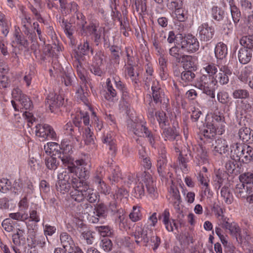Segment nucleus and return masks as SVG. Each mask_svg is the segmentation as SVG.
Listing matches in <instances>:
<instances>
[{"mask_svg": "<svg viewBox=\"0 0 253 253\" xmlns=\"http://www.w3.org/2000/svg\"><path fill=\"white\" fill-rule=\"evenodd\" d=\"M59 158L63 164L71 172H75L76 177H72L73 189L70 193L72 200L80 203L85 199L89 203L95 202L98 197L92 188H89L84 179L88 178L89 172L86 168L87 164L84 159H74L69 155L63 154Z\"/></svg>", "mask_w": 253, "mask_h": 253, "instance_id": "f257e3e1", "label": "nucleus"}, {"mask_svg": "<svg viewBox=\"0 0 253 253\" xmlns=\"http://www.w3.org/2000/svg\"><path fill=\"white\" fill-rule=\"evenodd\" d=\"M230 157L235 161L248 163L253 160V148L245 144H233L231 146Z\"/></svg>", "mask_w": 253, "mask_h": 253, "instance_id": "f03ea898", "label": "nucleus"}, {"mask_svg": "<svg viewBox=\"0 0 253 253\" xmlns=\"http://www.w3.org/2000/svg\"><path fill=\"white\" fill-rule=\"evenodd\" d=\"M84 206L85 209L82 212L88 214V218L92 223H97L100 219H104L107 215L106 208L103 204H99L94 208L88 204H85Z\"/></svg>", "mask_w": 253, "mask_h": 253, "instance_id": "7ed1b4c3", "label": "nucleus"}, {"mask_svg": "<svg viewBox=\"0 0 253 253\" xmlns=\"http://www.w3.org/2000/svg\"><path fill=\"white\" fill-rule=\"evenodd\" d=\"M153 234L152 228L138 223L136 225L135 231L133 232L135 242L137 244L143 243L144 246H147L149 243V236Z\"/></svg>", "mask_w": 253, "mask_h": 253, "instance_id": "20e7f679", "label": "nucleus"}, {"mask_svg": "<svg viewBox=\"0 0 253 253\" xmlns=\"http://www.w3.org/2000/svg\"><path fill=\"white\" fill-rule=\"evenodd\" d=\"M180 44L182 50L189 53L196 52L200 47L199 42L197 39L192 35H188L183 37Z\"/></svg>", "mask_w": 253, "mask_h": 253, "instance_id": "39448f33", "label": "nucleus"}, {"mask_svg": "<svg viewBox=\"0 0 253 253\" xmlns=\"http://www.w3.org/2000/svg\"><path fill=\"white\" fill-rule=\"evenodd\" d=\"M213 84L211 80L207 75H203L197 79L195 86L201 90L203 93L207 94L211 98H214V93L211 88V85Z\"/></svg>", "mask_w": 253, "mask_h": 253, "instance_id": "423d86ee", "label": "nucleus"}, {"mask_svg": "<svg viewBox=\"0 0 253 253\" xmlns=\"http://www.w3.org/2000/svg\"><path fill=\"white\" fill-rule=\"evenodd\" d=\"M36 135L42 138L43 141L48 138L55 139L56 134L54 129L49 125L45 124H38L35 126Z\"/></svg>", "mask_w": 253, "mask_h": 253, "instance_id": "0eeeda50", "label": "nucleus"}, {"mask_svg": "<svg viewBox=\"0 0 253 253\" xmlns=\"http://www.w3.org/2000/svg\"><path fill=\"white\" fill-rule=\"evenodd\" d=\"M105 174V171L103 168H100L96 171L93 177V182L97 186L98 191L104 195H107L110 193V188L102 180Z\"/></svg>", "mask_w": 253, "mask_h": 253, "instance_id": "6e6552de", "label": "nucleus"}, {"mask_svg": "<svg viewBox=\"0 0 253 253\" xmlns=\"http://www.w3.org/2000/svg\"><path fill=\"white\" fill-rule=\"evenodd\" d=\"M64 102V98L61 95L52 92L47 96L45 104L51 112L55 113L58 108L63 105Z\"/></svg>", "mask_w": 253, "mask_h": 253, "instance_id": "1a4fd4ad", "label": "nucleus"}, {"mask_svg": "<svg viewBox=\"0 0 253 253\" xmlns=\"http://www.w3.org/2000/svg\"><path fill=\"white\" fill-rule=\"evenodd\" d=\"M232 74L231 70L226 66L219 67V73L211 79V83L215 85L218 82L221 85H225L229 82V76Z\"/></svg>", "mask_w": 253, "mask_h": 253, "instance_id": "9d476101", "label": "nucleus"}, {"mask_svg": "<svg viewBox=\"0 0 253 253\" xmlns=\"http://www.w3.org/2000/svg\"><path fill=\"white\" fill-rule=\"evenodd\" d=\"M212 152L214 155H225L227 156L229 153V145L226 140L220 138L215 141L213 144Z\"/></svg>", "mask_w": 253, "mask_h": 253, "instance_id": "9b49d317", "label": "nucleus"}, {"mask_svg": "<svg viewBox=\"0 0 253 253\" xmlns=\"http://www.w3.org/2000/svg\"><path fill=\"white\" fill-rule=\"evenodd\" d=\"M199 37L201 41L208 42L213 37L214 29L212 26H209L208 23L201 24L198 29Z\"/></svg>", "mask_w": 253, "mask_h": 253, "instance_id": "f8f14e48", "label": "nucleus"}, {"mask_svg": "<svg viewBox=\"0 0 253 253\" xmlns=\"http://www.w3.org/2000/svg\"><path fill=\"white\" fill-rule=\"evenodd\" d=\"M158 84L157 82H154L151 86L153 100L156 103L167 105L169 101V99L165 96L164 91Z\"/></svg>", "mask_w": 253, "mask_h": 253, "instance_id": "ddd939ff", "label": "nucleus"}, {"mask_svg": "<svg viewBox=\"0 0 253 253\" xmlns=\"http://www.w3.org/2000/svg\"><path fill=\"white\" fill-rule=\"evenodd\" d=\"M167 163L166 151L165 148H163L159 151L157 164V170L160 175L162 176L168 172Z\"/></svg>", "mask_w": 253, "mask_h": 253, "instance_id": "4468645a", "label": "nucleus"}, {"mask_svg": "<svg viewBox=\"0 0 253 253\" xmlns=\"http://www.w3.org/2000/svg\"><path fill=\"white\" fill-rule=\"evenodd\" d=\"M170 213L169 210L166 209L162 213L160 219H162V222L165 225L166 230L169 232H173L174 228L177 230L178 226L175 222V220L170 218Z\"/></svg>", "mask_w": 253, "mask_h": 253, "instance_id": "2eb2a0df", "label": "nucleus"}, {"mask_svg": "<svg viewBox=\"0 0 253 253\" xmlns=\"http://www.w3.org/2000/svg\"><path fill=\"white\" fill-rule=\"evenodd\" d=\"M169 200L176 211L180 210L181 198L178 188L174 185H171L170 187Z\"/></svg>", "mask_w": 253, "mask_h": 253, "instance_id": "dca6fc26", "label": "nucleus"}, {"mask_svg": "<svg viewBox=\"0 0 253 253\" xmlns=\"http://www.w3.org/2000/svg\"><path fill=\"white\" fill-rule=\"evenodd\" d=\"M61 244L69 253H72L74 251L75 245L71 236L66 232H62L60 235Z\"/></svg>", "mask_w": 253, "mask_h": 253, "instance_id": "f3484780", "label": "nucleus"}, {"mask_svg": "<svg viewBox=\"0 0 253 253\" xmlns=\"http://www.w3.org/2000/svg\"><path fill=\"white\" fill-rule=\"evenodd\" d=\"M191 158V154L190 151L187 148L182 150L179 154L178 158L179 165L181 169L184 173H186L188 170L187 163L189 161Z\"/></svg>", "mask_w": 253, "mask_h": 253, "instance_id": "a211bd4d", "label": "nucleus"}, {"mask_svg": "<svg viewBox=\"0 0 253 253\" xmlns=\"http://www.w3.org/2000/svg\"><path fill=\"white\" fill-rule=\"evenodd\" d=\"M86 34L93 35L96 42L100 40L102 34V28L99 26L98 23H90L86 26V30L84 32Z\"/></svg>", "mask_w": 253, "mask_h": 253, "instance_id": "6ab92c4d", "label": "nucleus"}, {"mask_svg": "<svg viewBox=\"0 0 253 253\" xmlns=\"http://www.w3.org/2000/svg\"><path fill=\"white\" fill-rule=\"evenodd\" d=\"M142 178V181L145 183L148 192L152 197H155L156 195L155 191V184L154 183V181L151 175L150 174L144 172Z\"/></svg>", "mask_w": 253, "mask_h": 253, "instance_id": "aec40b11", "label": "nucleus"}, {"mask_svg": "<svg viewBox=\"0 0 253 253\" xmlns=\"http://www.w3.org/2000/svg\"><path fill=\"white\" fill-rule=\"evenodd\" d=\"M210 123L217 127L218 135H221L224 132L225 123L222 116L214 114L212 117V121Z\"/></svg>", "mask_w": 253, "mask_h": 253, "instance_id": "412c9836", "label": "nucleus"}, {"mask_svg": "<svg viewBox=\"0 0 253 253\" xmlns=\"http://www.w3.org/2000/svg\"><path fill=\"white\" fill-rule=\"evenodd\" d=\"M252 56V50L242 47L239 49L238 53V58L239 62L243 64H247L251 59Z\"/></svg>", "mask_w": 253, "mask_h": 253, "instance_id": "4be33fe9", "label": "nucleus"}, {"mask_svg": "<svg viewBox=\"0 0 253 253\" xmlns=\"http://www.w3.org/2000/svg\"><path fill=\"white\" fill-rule=\"evenodd\" d=\"M107 90L103 94L104 97L109 101H113L117 97V91L114 88L111 81L107 79L106 81Z\"/></svg>", "mask_w": 253, "mask_h": 253, "instance_id": "5701e85b", "label": "nucleus"}, {"mask_svg": "<svg viewBox=\"0 0 253 253\" xmlns=\"http://www.w3.org/2000/svg\"><path fill=\"white\" fill-rule=\"evenodd\" d=\"M236 240L241 244L248 246H253V237L246 230H244L243 233H240Z\"/></svg>", "mask_w": 253, "mask_h": 253, "instance_id": "b1692460", "label": "nucleus"}, {"mask_svg": "<svg viewBox=\"0 0 253 253\" xmlns=\"http://www.w3.org/2000/svg\"><path fill=\"white\" fill-rule=\"evenodd\" d=\"M21 24L24 34L27 36H33V32L31 29L32 27L31 18L25 13H23L21 18Z\"/></svg>", "mask_w": 253, "mask_h": 253, "instance_id": "393cba45", "label": "nucleus"}, {"mask_svg": "<svg viewBox=\"0 0 253 253\" xmlns=\"http://www.w3.org/2000/svg\"><path fill=\"white\" fill-rule=\"evenodd\" d=\"M203 134L205 138L211 139L213 138L216 134H218L217 127L210 123V122H208L203 131Z\"/></svg>", "mask_w": 253, "mask_h": 253, "instance_id": "a878e982", "label": "nucleus"}, {"mask_svg": "<svg viewBox=\"0 0 253 253\" xmlns=\"http://www.w3.org/2000/svg\"><path fill=\"white\" fill-rule=\"evenodd\" d=\"M197 58L196 56L183 55L181 56L180 61L183 63V67L187 69H194L196 68L195 62Z\"/></svg>", "mask_w": 253, "mask_h": 253, "instance_id": "bb28decb", "label": "nucleus"}, {"mask_svg": "<svg viewBox=\"0 0 253 253\" xmlns=\"http://www.w3.org/2000/svg\"><path fill=\"white\" fill-rule=\"evenodd\" d=\"M239 136L243 142H247L249 141H253V131L250 128L242 127L239 131Z\"/></svg>", "mask_w": 253, "mask_h": 253, "instance_id": "cd10ccee", "label": "nucleus"}, {"mask_svg": "<svg viewBox=\"0 0 253 253\" xmlns=\"http://www.w3.org/2000/svg\"><path fill=\"white\" fill-rule=\"evenodd\" d=\"M83 138L85 145L89 146L91 148H95L96 147L94 136L88 127L84 129Z\"/></svg>", "mask_w": 253, "mask_h": 253, "instance_id": "c85d7f7f", "label": "nucleus"}, {"mask_svg": "<svg viewBox=\"0 0 253 253\" xmlns=\"http://www.w3.org/2000/svg\"><path fill=\"white\" fill-rule=\"evenodd\" d=\"M215 55L217 59H222L227 55V45L222 42H218L215 47Z\"/></svg>", "mask_w": 253, "mask_h": 253, "instance_id": "c756f323", "label": "nucleus"}, {"mask_svg": "<svg viewBox=\"0 0 253 253\" xmlns=\"http://www.w3.org/2000/svg\"><path fill=\"white\" fill-rule=\"evenodd\" d=\"M249 186H247L245 188V186L244 183L241 182L236 185L235 189V193L236 196L238 198H246L249 197Z\"/></svg>", "mask_w": 253, "mask_h": 253, "instance_id": "7c9ffc66", "label": "nucleus"}, {"mask_svg": "<svg viewBox=\"0 0 253 253\" xmlns=\"http://www.w3.org/2000/svg\"><path fill=\"white\" fill-rule=\"evenodd\" d=\"M253 76V66L248 65L246 66L241 71L239 76V79L243 82H247Z\"/></svg>", "mask_w": 253, "mask_h": 253, "instance_id": "2f4dec72", "label": "nucleus"}, {"mask_svg": "<svg viewBox=\"0 0 253 253\" xmlns=\"http://www.w3.org/2000/svg\"><path fill=\"white\" fill-rule=\"evenodd\" d=\"M220 195L226 204L230 205L233 202L234 197L229 187H223L220 191Z\"/></svg>", "mask_w": 253, "mask_h": 253, "instance_id": "473e14b6", "label": "nucleus"}, {"mask_svg": "<svg viewBox=\"0 0 253 253\" xmlns=\"http://www.w3.org/2000/svg\"><path fill=\"white\" fill-rule=\"evenodd\" d=\"M139 155L142 165L146 169H150L152 166V163L144 148L142 147L139 150Z\"/></svg>", "mask_w": 253, "mask_h": 253, "instance_id": "72a5a7b5", "label": "nucleus"}, {"mask_svg": "<svg viewBox=\"0 0 253 253\" xmlns=\"http://www.w3.org/2000/svg\"><path fill=\"white\" fill-rule=\"evenodd\" d=\"M225 230L228 231L230 234L235 237L236 240L241 232L240 227L238 224L235 222H231Z\"/></svg>", "mask_w": 253, "mask_h": 253, "instance_id": "f704fd0d", "label": "nucleus"}, {"mask_svg": "<svg viewBox=\"0 0 253 253\" xmlns=\"http://www.w3.org/2000/svg\"><path fill=\"white\" fill-rule=\"evenodd\" d=\"M181 82L183 85H186L188 83L192 82L195 77V74L191 71H183L181 73Z\"/></svg>", "mask_w": 253, "mask_h": 253, "instance_id": "c9c22d12", "label": "nucleus"}, {"mask_svg": "<svg viewBox=\"0 0 253 253\" xmlns=\"http://www.w3.org/2000/svg\"><path fill=\"white\" fill-rule=\"evenodd\" d=\"M145 194L143 183L142 181L137 182L134 187L132 194L137 199L141 198Z\"/></svg>", "mask_w": 253, "mask_h": 253, "instance_id": "e433bc0d", "label": "nucleus"}, {"mask_svg": "<svg viewBox=\"0 0 253 253\" xmlns=\"http://www.w3.org/2000/svg\"><path fill=\"white\" fill-rule=\"evenodd\" d=\"M71 186V179L70 181H57L56 185L57 190L62 194L68 192Z\"/></svg>", "mask_w": 253, "mask_h": 253, "instance_id": "4c0bfd02", "label": "nucleus"}, {"mask_svg": "<svg viewBox=\"0 0 253 253\" xmlns=\"http://www.w3.org/2000/svg\"><path fill=\"white\" fill-rule=\"evenodd\" d=\"M177 135V134L175 130L170 127L164 128L162 133V136L165 140H173Z\"/></svg>", "mask_w": 253, "mask_h": 253, "instance_id": "58836bf2", "label": "nucleus"}, {"mask_svg": "<svg viewBox=\"0 0 253 253\" xmlns=\"http://www.w3.org/2000/svg\"><path fill=\"white\" fill-rule=\"evenodd\" d=\"M181 46L178 47L177 45H174L169 49V55L176 59V60L179 62L181 60L182 55Z\"/></svg>", "mask_w": 253, "mask_h": 253, "instance_id": "ea45409f", "label": "nucleus"}, {"mask_svg": "<svg viewBox=\"0 0 253 253\" xmlns=\"http://www.w3.org/2000/svg\"><path fill=\"white\" fill-rule=\"evenodd\" d=\"M45 163L47 169L51 170L56 169L59 164L57 158L53 156L46 157L45 160Z\"/></svg>", "mask_w": 253, "mask_h": 253, "instance_id": "a19ab883", "label": "nucleus"}, {"mask_svg": "<svg viewBox=\"0 0 253 253\" xmlns=\"http://www.w3.org/2000/svg\"><path fill=\"white\" fill-rule=\"evenodd\" d=\"M212 17L216 21H220L224 16V11L217 6H213L211 8Z\"/></svg>", "mask_w": 253, "mask_h": 253, "instance_id": "79ce46f5", "label": "nucleus"}, {"mask_svg": "<svg viewBox=\"0 0 253 253\" xmlns=\"http://www.w3.org/2000/svg\"><path fill=\"white\" fill-rule=\"evenodd\" d=\"M76 96L78 99H80L84 104L86 105L89 104V102L87 98V92H84V89L82 86H78L76 88Z\"/></svg>", "mask_w": 253, "mask_h": 253, "instance_id": "37998d69", "label": "nucleus"}, {"mask_svg": "<svg viewBox=\"0 0 253 253\" xmlns=\"http://www.w3.org/2000/svg\"><path fill=\"white\" fill-rule=\"evenodd\" d=\"M203 69L208 74L209 78L211 77V79L215 77L214 76L218 71L216 65L212 63L205 64Z\"/></svg>", "mask_w": 253, "mask_h": 253, "instance_id": "c03bdc74", "label": "nucleus"}, {"mask_svg": "<svg viewBox=\"0 0 253 253\" xmlns=\"http://www.w3.org/2000/svg\"><path fill=\"white\" fill-rule=\"evenodd\" d=\"M232 96L235 99H246L248 98L250 94L248 90L245 89H237L232 92Z\"/></svg>", "mask_w": 253, "mask_h": 253, "instance_id": "a18cd8bd", "label": "nucleus"}, {"mask_svg": "<svg viewBox=\"0 0 253 253\" xmlns=\"http://www.w3.org/2000/svg\"><path fill=\"white\" fill-rule=\"evenodd\" d=\"M240 44L248 49H251L253 48V37L251 36H244L240 41Z\"/></svg>", "mask_w": 253, "mask_h": 253, "instance_id": "49530a36", "label": "nucleus"}, {"mask_svg": "<svg viewBox=\"0 0 253 253\" xmlns=\"http://www.w3.org/2000/svg\"><path fill=\"white\" fill-rule=\"evenodd\" d=\"M126 74L131 80L132 82L136 84L138 81V74L134 72V68L130 65H128L125 68Z\"/></svg>", "mask_w": 253, "mask_h": 253, "instance_id": "de8ad7c7", "label": "nucleus"}, {"mask_svg": "<svg viewBox=\"0 0 253 253\" xmlns=\"http://www.w3.org/2000/svg\"><path fill=\"white\" fill-rule=\"evenodd\" d=\"M198 159H201V162L205 163L208 162L207 152L205 148L199 146L197 149V156Z\"/></svg>", "mask_w": 253, "mask_h": 253, "instance_id": "09e8293b", "label": "nucleus"}, {"mask_svg": "<svg viewBox=\"0 0 253 253\" xmlns=\"http://www.w3.org/2000/svg\"><path fill=\"white\" fill-rule=\"evenodd\" d=\"M133 126V132L134 134L138 136H145V130L144 128H148L145 126L140 123H133L132 124Z\"/></svg>", "mask_w": 253, "mask_h": 253, "instance_id": "8fccbe9b", "label": "nucleus"}, {"mask_svg": "<svg viewBox=\"0 0 253 253\" xmlns=\"http://www.w3.org/2000/svg\"><path fill=\"white\" fill-rule=\"evenodd\" d=\"M129 217L133 222H136L140 220L142 218L139 207L133 206L132 211L129 214Z\"/></svg>", "mask_w": 253, "mask_h": 253, "instance_id": "3c124183", "label": "nucleus"}, {"mask_svg": "<svg viewBox=\"0 0 253 253\" xmlns=\"http://www.w3.org/2000/svg\"><path fill=\"white\" fill-rule=\"evenodd\" d=\"M155 117L158 122L160 127L162 128L167 126V118L166 114L163 111L156 112Z\"/></svg>", "mask_w": 253, "mask_h": 253, "instance_id": "603ef678", "label": "nucleus"}, {"mask_svg": "<svg viewBox=\"0 0 253 253\" xmlns=\"http://www.w3.org/2000/svg\"><path fill=\"white\" fill-rule=\"evenodd\" d=\"M175 17L180 22H184L187 18V11L182 7L174 11Z\"/></svg>", "mask_w": 253, "mask_h": 253, "instance_id": "864d4df0", "label": "nucleus"}, {"mask_svg": "<svg viewBox=\"0 0 253 253\" xmlns=\"http://www.w3.org/2000/svg\"><path fill=\"white\" fill-rule=\"evenodd\" d=\"M25 230L23 229L19 228L17 230V232L12 236L13 242L15 245L20 244L21 240L25 239Z\"/></svg>", "mask_w": 253, "mask_h": 253, "instance_id": "5fc2aeb1", "label": "nucleus"}, {"mask_svg": "<svg viewBox=\"0 0 253 253\" xmlns=\"http://www.w3.org/2000/svg\"><path fill=\"white\" fill-rule=\"evenodd\" d=\"M230 9L233 21L235 24H237L240 19L241 12L236 5H232Z\"/></svg>", "mask_w": 253, "mask_h": 253, "instance_id": "6e6d98bb", "label": "nucleus"}, {"mask_svg": "<svg viewBox=\"0 0 253 253\" xmlns=\"http://www.w3.org/2000/svg\"><path fill=\"white\" fill-rule=\"evenodd\" d=\"M72 173H74L76 175L75 172H71L69 170L68 171H63L62 172H59L57 175V181H70V180L72 178V177H74L73 176L71 175Z\"/></svg>", "mask_w": 253, "mask_h": 253, "instance_id": "4d7b16f0", "label": "nucleus"}, {"mask_svg": "<svg viewBox=\"0 0 253 253\" xmlns=\"http://www.w3.org/2000/svg\"><path fill=\"white\" fill-rule=\"evenodd\" d=\"M29 72L26 73L24 77V81L26 83L27 86H29L31 84V81L35 75V67L32 65H29Z\"/></svg>", "mask_w": 253, "mask_h": 253, "instance_id": "13d9d810", "label": "nucleus"}, {"mask_svg": "<svg viewBox=\"0 0 253 253\" xmlns=\"http://www.w3.org/2000/svg\"><path fill=\"white\" fill-rule=\"evenodd\" d=\"M11 188V183L7 178L0 179V191L2 193L7 192Z\"/></svg>", "mask_w": 253, "mask_h": 253, "instance_id": "bf43d9fd", "label": "nucleus"}, {"mask_svg": "<svg viewBox=\"0 0 253 253\" xmlns=\"http://www.w3.org/2000/svg\"><path fill=\"white\" fill-rule=\"evenodd\" d=\"M9 216L12 219L21 221H24L28 218V214L21 212L10 213Z\"/></svg>", "mask_w": 253, "mask_h": 253, "instance_id": "052dcab7", "label": "nucleus"}, {"mask_svg": "<svg viewBox=\"0 0 253 253\" xmlns=\"http://www.w3.org/2000/svg\"><path fill=\"white\" fill-rule=\"evenodd\" d=\"M240 181L242 183H253V173L251 172H245L240 175Z\"/></svg>", "mask_w": 253, "mask_h": 253, "instance_id": "680f3d73", "label": "nucleus"}, {"mask_svg": "<svg viewBox=\"0 0 253 253\" xmlns=\"http://www.w3.org/2000/svg\"><path fill=\"white\" fill-rule=\"evenodd\" d=\"M100 247L105 252H109L112 249L113 244L112 241L107 238H104L101 240Z\"/></svg>", "mask_w": 253, "mask_h": 253, "instance_id": "e2e57ef3", "label": "nucleus"}, {"mask_svg": "<svg viewBox=\"0 0 253 253\" xmlns=\"http://www.w3.org/2000/svg\"><path fill=\"white\" fill-rule=\"evenodd\" d=\"M18 101L20 102L21 106L26 110L30 109L32 107V102L26 95L22 96Z\"/></svg>", "mask_w": 253, "mask_h": 253, "instance_id": "0e129e2a", "label": "nucleus"}, {"mask_svg": "<svg viewBox=\"0 0 253 253\" xmlns=\"http://www.w3.org/2000/svg\"><path fill=\"white\" fill-rule=\"evenodd\" d=\"M105 59V56L103 52L99 51L97 52L93 57V63L95 65H101Z\"/></svg>", "mask_w": 253, "mask_h": 253, "instance_id": "69168bd1", "label": "nucleus"}, {"mask_svg": "<svg viewBox=\"0 0 253 253\" xmlns=\"http://www.w3.org/2000/svg\"><path fill=\"white\" fill-rule=\"evenodd\" d=\"M97 231L102 236H110L112 233V229L109 226H100L97 227Z\"/></svg>", "mask_w": 253, "mask_h": 253, "instance_id": "338daca9", "label": "nucleus"}, {"mask_svg": "<svg viewBox=\"0 0 253 253\" xmlns=\"http://www.w3.org/2000/svg\"><path fill=\"white\" fill-rule=\"evenodd\" d=\"M81 238L88 245H91L93 242L92 233L90 231H85L82 234Z\"/></svg>", "mask_w": 253, "mask_h": 253, "instance_id": "774afa93", "label": "nucleus"}]
</instances>
